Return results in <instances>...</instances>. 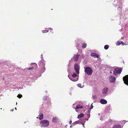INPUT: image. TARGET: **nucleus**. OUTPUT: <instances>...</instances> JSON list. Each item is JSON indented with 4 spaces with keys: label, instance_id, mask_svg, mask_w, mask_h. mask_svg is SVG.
<instances>
[{
    "label": "nucleus",
    "instance_id": "f257e3e1",
    "mask_svg": "<svg viewBox=\"0 0 128 128\" xmlns=\"http://www.w3.org/2000/svg\"><path fill=\"white\" fill-rule=\"evenodd\" d=\"M49 123V122L48 120H42L40 122V124L41 125V127H47L48 126Z\"/></svg>",
    "mask_w": 128,
    "mask_h": 128
},
{
    "label": "nucleus",
    "instance_id": "f03ea898",
    "mask_svg": "<svg viewBox=\"0 0 128 128\" xmlns=\"http://www.w3.org/2000/svg\"><path fill=\"white\" fill-rule=\"evenodd\" d=\"M84 72L87 74L90 75L92 74V70L90 67H86L84 68Z\"/></svg>",
    "mask_w": 128,
    "mask_h": 128
},
{
    "label": "nucleus",
    "instance_id": "7ed1b4c3",
    "mask_svg": "<svg viewBox=\"0 0 128 128\" xmlns=\"http://www.w3.org/2000/svg\"><path fill=\"white\" fill-rule=\"evenodd\" d=\"M122 70L121 68L118 67L115 68L113 71V74L115 76H116L117 74H120Z\"/></svg>",
    "mask_w": 128,
    "mask_h": 128
},
{
    "label": "nucleus",
    "instance_id": "20e7f679",
    "mask_svg": "<svg viewBox=\"0 0 128 128\" xmlns=\"http://www.w3.org/2000/svg\"><path fill=\"white\" fill-rule=\"evenodd\" d=\"M80 67L79 65L76 63L74 65V69L77 74H78L79 73Z\"/></svg>",
    "mask_w": 128,
    "mask_h": 128
},
{
    "label": "nucleus",
    "instance_id": "39448f33",
    "mask_svg": "<svg viewBox=\"0 0 128 128\" xmlns=\"http://www.w3.org/2000/svg\"><path fill=\"white\" fill-rule=\"evenodd\" d=\"M123 79L124 83L128 86V75L124 76Z\"/></svg>",
    "mask_w": 128,
    "mask_h": 128
},
{
    "label": "nucleus",
    "instance_id": "423d86ee",
    "mask_svg": "<svg viewBox=\"0 0 128 128\" xmlns=\"http://www.w3.org/2000/svg\"><path fill=\"white\" fill-rule=\"evenodd\" d=\"M109 79L110 82L114 83L115 82L116 79L114 77L111 76L109 77Z\"/></svg>",
    "mask_w": 128,
    "mask_h": 128
},
{
    "label": "nucleus",
    "instance_id": "0eeeda50",
    "mask_svg": "<svg viewBox=\"0 0 128 128\" xmlns=\"http://www.w3.org/2000/svg\"><path fill=\"white\" fill-rule=\"evenodd\" d=\"M80 55L75 54L74 56L73 59L74 60V61L76 62L78 60Z\"/></svg>",
    "mask_w": 128,
    "mask_h": 128
},
{
    "label": "nucleus",
    "instance_id": "6e6552de",
    "mask_svg": "<svg viewBox=\"0 0 128 128\" xmlns=\"http://www.w3.org/2000/svg\"><path fill=\"white\" fill-rule=\"evenodd\" d=\"M91 56H92L94 58H98L99 56V55L97 54L94 52L91 53Z\"/></svg>",
    "mask_w": 128,
    "mask_h": 128
},
{
    "label": "nucleus",
    "instance_id": "1a4fd4ad",
    "mask_svg": "<svg viewBox=\"0 0 128 128\" xmlns=\"http://www.w3.org/2000/svg\"><path fill=\"white\" fill-rule=\"evenodd\" d=\"M68 76L69 77V78L72 81L74 82H76L78 80V78H74L72 77H70L69 75H68Z\"/></svg>",
    "mask_w": 128,
    "mask_h": 128
},
{
    "label": "nucleus",
    "instance_id": "9d476101",
    "mask_svg": "<svg viewBox=\"0 0 128 128\" xmlns=\"http://www.w3.org/2000/svg\"><path fill=\"white\" fill-rule=\"evenodd\" d=\"M100 102L102 104H105L107 103V101L104 99H101L100 100Z\"/></svg>",
    "mask_w": 128,
    "mask_h": 128
},
{
    "label": "nucleus",
    "instance_id": "9b49d317",
    "mask_svg": "<svg viewBox=\"0 0 128 128\" xmlns=\"http://www.w3.org/2000/svg\"><path fill=\"white\" fill-rule=\"evenodd\" d=\"M83 108V106L80 105V104H78L76 107L75 109L76 110V112H78V111L77 110V109H80V108Z\"/></svg>",
    "mask_w": 128,
    "mask_h": 128
},
{
    "label": "nucleus",
    "instance_id": "f8f14e48",
    "mask_svg": "<svg viewBox=\"0 0 128 128\" xmlns=\"http://www.w3.org/2000/svg\"><path fill=\"white\" fill-rule=\"evenodd\" d=\"M108 89L107 88H104L102 90V93L103 94H106L108 92Z\"/></svg>",
    "mask_w": 128,
    "mask_h": 128
},
{
    "label": "nucleus",
    "instance_id": "ddd939ff",
    "mask_svg": "<svg viewBox=\"0 0 128 128\" xmlns=\"http://www.w3.org/2000/svg\"><path fill=\"white\" fill-rule=\"evenodd\" d=\"M58 120V117H54L53 118L52 122L54 123L57 122Z\"/></svg>",
    "mask_w": 128,
    "mask_h": 128
},
{
    "label": "nucleus",
    "instance_id": "4468645a",
    "mask_svg": "<svg viewBox=\"0 0 128 128\" xmlns=\"http://www.w3.org/2000/svg\"><path fill=\"white\" fill-rule=\"evenodd\" d=\"M84 116V114L82 113L80 114L79 115H78V117H77V118H80L81 117L83 118Z\"/></svg>",
    "mask_w": 128,
    "mask_h": 128
},
{
    "label": "nucleus",
    "instance_id": "2eb2a0df",
    "mask_svg": "<svg viewBox=\"0 0 128 128\" xmlns=\"http://www.w3.org/2000/svg\"><path fill=\"white\" fill-rule=\"evenodd\" d=\"M79 122L83 125H84V124L85 122V121L84 120L80 119L79 120Z\"/></svg>",
    "mask_w": 128,
    "mask_h": 128
},
{
    "label": "nucleus",
    "instance_id": "dca6fc26",
    "mask_svg": "<svg viewBox=\"0 0 128 128\" xmlns=\"http://www.w3.org/2000/svg\"><path fill=\"white\" fill-rule=\"evenodd\" d=\"M45 61H43V62L42 61H41L40 62V65L42 64L43 67H44V69H45V68L44 67L45 66Z\"/></svg>",
    "mask_w": 128,
    "mask_h": 128
},
{
    "label": "nucleus",
    "instance_id": "f3484780",
    "mask_svg": "<svg viewBox=\"0 0 128 128\" xmlns=\"http://www.w3.org/2000/svg\"><path fill=\"white\" fill-rule=\"evenodd\" d=\"M39 119L40 120H41L43 118V114H40L39 115Z\"/></svg>",
    "mask_w": 128,
    "mask_h": 128
},
{
    "label": "nucleus",
    "instance_id": "a211bd4d",
    "mask_svg": "<svg viewBox=\"0 0 128 128\" xmlns=\"http://www.w3.org/2000/svg\"><path fill=\"white\" fill-rule=\"evenodd\" d=\"M113 128H121L120 125H115L113 126Z\"/></svg>",
    "mask_w": 128,
    "mask_h": 128
},
{
    "label": "nucleus",
    "instance_id": "6ab92c4d",
    "mask_svg": "<svg viewBox=\"0 0 128 128\" xmlns=\"http://www.w3.org/2000/svg\"><path fill=\"white\" fill-rule=\"evenodd\" d=\"M79 122V120L76 121L74 122L72 124V125L74 126L76 124H78Z\"/></svg>",
    "mask_w": 128,
    "mask_h": 128
},
{
    "label": "nucleus",
    "instance_id": "aec40b11",
    "mask_svg": "<svg viewBox=\"0 0 128 128\" xmlns=\"http://www.w3.org/2000/svg\"><path fill=\"white\" fill-rule=\"evenodd\" d=\"M86 46L87 44H86V43H84L82 44V48H86Z\"/></svg>",
    "mask_w": 128,
    "mask_h": 128
},
{
    "label": "nucleus",
    "instance_id": "412c9836",
    "mask_svg": "<svg viewBox=\"0 0 128 128\" xmlns=\"http://www.w3.org/2000/svg\"><path fill=\"white\" fill-rule=\"evenodd\" d=\"M109 48V46L108 45H105L104 47V49L106 50H107Z\"/></svg>",
    "mask_w": 128,
    "mask_h": 128
},
{
    "label": "nucleus",
    "instance_id": "4be33fe9",
    "mask_svg": "<svg viewBox=\"0 0 128 128\" xmlns=\"http://www.w3.org/2000/svg\"><path fill=\"white\" fill-rule=\"evenodd\" d=\"M92 104H93V103H92L91 104V106L90 107V108L89 110H88V112H89L90 111V110H91L93 108V106H92Z\"/></svg>",
    "mask_w": 128,
    "mask_h": 128
},
{
    "label": "nucleus",
    "instance_id": "5701e85b",
    "mask_svg": "<svg viewBox=\"0 0 128 128\" xmlns=\"http://www.w3.org/2000/svg\"><path fill=\"white\" fill-rule=\"evenodd\" d=\"M77 76V75L75 73L72 76V77L75 78Z\"/></svg>",
    "mask_w": 128,
    "mask_h": 128
},
{
    "label": "nucleus",
    "instance_id": "b1692460",
    "mask_svg": "<svg viewBox=\"0 0 128 128\" xmlns=\"http://www.w3.org/2000/svg\"><path fill=\"white\" fill-rule=\"evenodd\" d=\"M90 111L89 112H88V114L87 115V117H88V118H89L90 117Z\"/></svg>",
    "mask_w": 128,
    "mask_h": 128
},
{
    "label": "nucleus",
    "instance_id": "393cba45",
    "mask_svg": "<svg viewBox=\"0 0 128 128\" xmlns=\"http://www.w3.org/2000/svg\"><path fill=\"white\" fill-rule=\"evenodd\" d=\"M22 96V95L20 94H18L17 96V97L19 98H20Z\"/></svg>",
    "mask_w": 128,
    "mask_h": 128
},
{
    "label": "nucleus",
    "instance_id": "a878e982",
    "mask_svg": "<svg viewBox=\"0 0 128 128\" xmlns=\"http://www.w3.org/2000/svg\"><path fill=\"white\" fill-rule=\"evenodd\" d=\"M92 97L94 99H96L97 98V96L96 95H93L92 96Z\"/></svg>",
    "mask_w": 128,
    "mask_h": 128
},
{
    "label": "nucleus",
    "instance_id": "bb28decb",
    "mask_svg": "<svg viewBox=\"0 0 128 128\" xmlns=\"http://www.w3.org/2000/svg\"><path fill=\"white\" fill-rule=\"evenodd\" d=\"M77 86L79 87L80 88H82V87H81V84H77Z\"/></svg>",
    "mask_w": 128,
    "mask_h": 128
},
{
    "label": "nucleus",
    "instance_id": "cd10ccee",
    "mask_svg": "<svg viewBox=\"0 0 128 128\" xmlns=\"http://www.w3.org/2000/svg\"><path fill=\"white\" fill-rule=\"evenodd\" d=\"M121 42H120V41H118V42L116 44V45L117 46H118L120 45V44Z\"/></svg>",
    "mask_w": 128,
    "mask_h": 128
},
{
    "label": "nucleus",
    "instance_id": "c85d7f7f",
    "mask_svg": "<svg viewBox=\"0 0 128 128\" xmlns=\"http://www.w3.org/2000/svg\"><path fill=\"white\" fill-rule=\"evenodd\" d=\"M121 43L123 45H126V44H125L122 41H121Z\"/></svg>",
    "mask_w": 128,
    "mask_h": 128
},
{
    "label": "nucleus",
    "instance_id": "c756f323",
    "mask_svg": "<svg viewBox=\"0 0 128 128\" xmlns=\"http://www.w3.org/2000/svg\"><path fill=\"white\" fill-rule=\"evenodd\" d=\"M47 96H44V100H46L47 98Z\"/></svg>",
    "mask_w": 128,
    "mask_h": 128
},
{
    "label": "nucleus",
    "instance_id": "7c9ffc66",
    "mask_svg": "<svg viewBox=\"0 0 128 128\" xmlns=\"http://www.w3.org/2000/svg\"><path fill=\"white\" fill-rule=\"evenodd\" d=\"M34 68L33 67H32V68H28V70H32L34 69Z\"/></svg>",
    "mask_w": 128,
    "mask_h": 128
},
{
    "label": "nucleus",
    "instance_id": "2f4dec72",
    "mask_svg": "<svg viewBox=\"0 0 128 128\" xmlns=\"http://www.w3.org/2000/svg\"><path fill=\"white\" fill-rule=\"evenodd\" d=\"M72 123V121L71 120L69 122V124H70Z\"/></svg>",
    "mask_w": 128,
    "mask_h": 128
},
{
    "label": "nucleus",
    "instance_id": "473e14b6",
    "mask_svg": "<svg viewBox=\"0 0 128 128\" xmlns=\"http://www.w3.org/2000/svg\"><path fill=\"white\" fill-rule=\"evenodd\" d=\"M46 31V30H43L42 31V32L43 33H45L46 32H45Z\"/></svg>",
    "mask_w": 128,
    "mask_h": 128
},
{
    "label": "nucleus",
    "instance_id": "72a5a7b5",
    "mask_svg": "<svg viewBox=\"0 0 128 128\" xmlns=\"http://www.w3.org/2000/svg\"><path fill=\"white\" fill-rule=\"evenodd\" d=\"M88 118H85L84 119V120H88Z\"/></svg>",
    "mask_w": 128,
    "mask_h": 128
},
{
    "label": "nucleus",
    "instance_id": "f704fd0d",
    "mask_svg": "<svg viewBox=\"0 0 128 128\" xmlns=\"http://www.w3.org/2000/svg\"><path fill=\"white\" fill-rule=\"evenodd\" d=\"M52 28H49V30H52Z\"/></svg>",
    "mask_w": 128,
    "mask_h": 128
},
{
    "label": "nucleus",
    "instance_id": "c9c22d12",
    "mask_svg": "<svg viewBox=\"0 0 128 128\" xmlns=\"http://www.w3.org/2000/svg\"><path fill=\"white\" fill-rule=\"evenodd\" d=\"M48 32V30H47V31H46V32Z\"/></svg>",
    "mask_w": 128,
    "mask_h": 128
},
{
    "label": "nucleus",
    "instance_id": "e433bc0d",
    "mask_svg": "<svg viewBox=\"0 0 128 128\" xmlns=\"http://www.w3.org/2000/svg\"><path fill=\"white\" fill-rule=\"evenodd\" d=\"M110 73H111V74L112 73V72H111V71H110Z\"/></svg>",
    "mask_w": 128,
    "mask_h": 128
},
{
    "label": "nucleus",
    "instance_id": "4c0bfd02",
    "mask_svg": "<svg viewBox=\"0 0 128 128\" xmlns=\"http://www.w3.org/2000/svg\"><path fill=\"white\" fill-rule=\"evenodd\" d=\"M15 109L16 110V108H15Z\"/></svg>",
    "mask_w": 128,
    "mask_h": 128
},
{
    "label": "nucleus",
    "instance_id": "58836bf2",
    "mask_svg": "<svg viewBox=\"0 0 128 128\" xmlns=\"http://www.w3.org/2000/svg\"><path fill=\"white\" fill-rule=\"evenodd\" d=\"M72 127V126H71V125L70 126V128H71Z\"/></svg>",
    "mask_w": 128,
    "mask_h": 128
},
{
    "label": "nucleus",
    "instance_id": "ea45409f",
    "mask_svg": "<svg viewBox=\"0 0 128 128\" xmlns=\"http://www.w3.org/2000/svg\"><path fill=\"white\" fill-rule=\"evenodd\" d=\"M12 110L11 111H13V110Z\"/></svg>",
    "mask_w": 128,
    "mask_h": 128
},
{
    "label": "nucleus",
    "instance_id": "a19ab883",
    "mask_svg": "<svg viewBox=\"0 0 128 128\" xmlns=\"http://www.w3.org/2000/svg\"><path fill=\"white\" fill-rule=\"evenodd\" d=\"M17 102H16V104H17Z\"/></svg>",
    "mask_w": 128,
    "mask_h": 128
},
{
    "label": "nucleus",
    "instance_id": "79ce46f5",
    "mask_svg": "<svg viewBox=\"0 0 128 128\" xmlns=\"http://www.w3.org/2000/svg\"><path fill=\"white\" fill-rule=\"evenodd\" d=\"M122 8V7H120V8Z\"/></svg>",
    "mask_w": 128,
    "mask_h": 128
},
{
    "label": "nucleus",
    "instance_id": "37998d69",
    "mask_svg": "<svg viewBox=\"0 0 128 128\" xmlns=\"http://www.w3.org/2000/svg\"><path fill=\"white\" fill-rule=\"evenodd\" d=\"M0 109H1V110H2V108H0Z\"/></svg>",
    "mask_w": 128,
    "mask_h": 128
},
{
    "label": "nucleus",
    "instance_id": "c03bdc74",
    "mask_svg": "<svg viewBox=\"0 0 128 128\" xmlns=\"http://www.w3.org/2000/svg\"><path fill=\"white\" fill-rule=\"evenodd\" d=\"M100 114H98V115H100Z\"/></svg>",
    "mask_w": 128,
    "mask_h": 128
}]
</instances>
